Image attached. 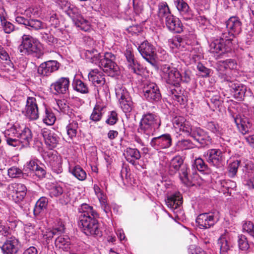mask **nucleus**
Segmentation results:
<instances>
[{
  "mask_svg": "<svg viewBox=\"0 0 254 254\" xmlns=\"http://www.w3.org/2000/svg\"><path fill=\"white\" fill-rule=\"evenodd\" d=\"M116 95L119 100V102L129 96V94L126 88L122 85H118L116 88Z\"/></svg>",
  "mask_w": 254,
  "mask_h": 254,
  "instance_id": "obj_46",
  "label": "nucleus"
},
{
  "mask_svg": "<svg viewBox=\"0 0 254 254\" xmlns=\"http://www.w3.org/2000/svg\"><path fill=\"white\" fill-rule=\"evenodd\" d=\"M70 85L68 77H62L51 85L52 89H54L57 94H64L68 91Z\"/></svg>",
  "mask_w": 254,
  "mask_h": 254,
  "instance_id": "obj_15",
  "label": "nucleus"
},
{
  "mask_svg": "<svg viewBox=\"0 0 254 254\" xmlns=\"http://www.w3.org/2000/svg\"><path fill=\"white\" fill-rule=\"evenodd\" d=\"M71 173L79 181H83L86 179V172L79 165L74 167L71 171Z\"/></svg>",
  "mask_w": 254,
  "mask_h": 254,
  "instance_id": "obj_41",
  "label": "nucleus"
},
{
  "mask_svg": "<svg viewBox=\"0 0 254 254\" xmlns=\"http://www.w3.org/2000/svg\"><path fill=\"white\" fill-rule=\"evenodd\" d=\"M42 39L49 44H54L57 42V39L55 38L51 33H44Z\"/></svg>",
  "mask_w": 254,
  "mask_h": 254,
  "instance_id": "obj_62",
  "label": "nucleus"
},
{
  "mask_svg": "<svg viewBox=\"0 0 254 254\" xmlns=\"http://www.w3.org/2000/svg\"><path fill=\"white\" fill-rule=\"evenodd\" d=\"M241 23L239 18L236 16L230 17L226 22L228 30L239 31L241 29Z\"/></svg>",
  "mask_w": 254,
  "mask_h": 254,
  "instance_id": "obj_33",
  "label": "nucleus"
},
{
  "mask_svg": "<svg viewBox=\"0 0 254 254\" xmlns=\"http://www.w3.org/2000/svg\"><path fill=\"white\" fill-rule=\"evenodd\" d=\"M56 117L52 112L46 110L45 115L43 116V122L48 126L53 125L56 121Z\"/></svg>",
  "mask_w": 254,
  "mask_h": 254,
  "instance_id": "obj_47",
  "label": "nucleus"
},
{
  "mask_svg": "<svg viewBox=\"0 0 254 254\" xmlns=\"http://www.w3.org/2000/svg\"><path fill=\"white\" fill-rule=\"evenodd\" d=\"M9 194L11 195L13 200L16 203H18L22 201L25 197L26 194H24V193H19L18 192L11 191L8 192Z\"/></svg>",
  "mask_w": 254,
  "mask_h": 254,
  "instance_id": "obj_60",
  "label": "nucleus"
},
{
  "mask_svg": "<svg viewBox=\"0 0 254 254\" xmlns=\"http://www.w3.org/2000/svg\"><path fill=\"white\" fill-rule=\"evenodd\" d=\"M194 165L197 170L200 172H203L207 170V165L205 164L204 161L200 158H197L194 160Z\"/></svg>",
  "mask_w": 254,
  "mask_h": 254,
  "instance_id": "obj_56",
  "label": "nucleus"
},
{
  "mask_svg": "<svg viewBox=\"0 0 254 254\" xmlns=\"http://www.w3.org/2000/svg\"><path fill=\"white\" fill-rule=\"evenodd\" d=\"M7 213H0V234L4 236H7L9 234L8 226H5V219L6 218Z\"/></svg>",
  "mask_w": 254,
  "mask_h": 254,
  "instance_id": "obj_42",
  "label": "nucleus"
},
{
  "mask_svg": "<svg viewBox=\"0 0 254 254\" xmlns=\"http://www.w3.org/2000/svg\"><path fill=\"white\" fill-rule=\"evenodd\" d=\"M183 202V197L180 192H176L168 197L166 203L169 208L176 209L180 206Z\"/></svg>",
  "mask_w": 254,
  "mask_h": 254,
  "instance_id": "obj_27",
  "label": "nucleus"
},
{
  "mask_svg": "<svg viewBox=\"0 0 254 254\" xmlns=\"http://www.w3.org/2000/svg\"><path fill=\"white\" fill-rule=\"evenodd\" d=\"M118 121L117 114L115 111L110 112L109 118L106 121V123L109 125H113L115 124Z\"/></svg>",
  "mask_w": 254,
  "mask_h": 254,
  "instance_id": "obj_64",
  "label": "nucleus"
},
{
  "mask_svg": "<svg viewBox=\"0 0 254 254\" xmlns=\"http://www.w3.org/2000/svg\"><path fill=\"white\" fill-rule=\"evenodd\" d=\"M217 246L220 254H228L231 250L232 245L230 240V236L227 230L222 234L217 241Z\"/></svg>",
  "mask_w": 254,
  "mask_h": 254,
  "instance_id": "obj_17",
  "label": "nucleus"
},
{
  "mask_svg": "<svg viewBox=\"0 0 254 254\" xmlns=\"http://www.w3.org/2000/svg\"><path fill=\"white\" fill-rule=\"evenodd\" d=\"M41 49V45L38 40L26 35L23 36L22 43L18 47L21 55H30L35 53L38 58L43 54Z\"/></svg>",
  "mask_w": 254,
  "mask_h": 254,
  "instance_id": "obj_4",
  "label": "nucleus"
},
{
  "mask_svg": "<svg viewBox=\"0 0 254 254\" xmlns=\"http://www.w3.org/2000/svg\"><path fill=\"white\" fill-rule=\"evenodd\" d=\"M57 3L61 8L67 12V14L72 18L74 19L75 17L71 15V13L74 14L77 11V9L71 6L69 2L66 0H58Z\"/></svg>",
  "mask_w": 254,
  "mask_h": 254,
  "instance_id": "obj_31",
  "label": "nucleus"
},
{
  "mask_svg": "<svg viewBox=\"0 0 254 254\" xmlns=\"http://www.w3.org/2000/svg\"><path fill=\"white\" fill-rule=\"evenodd\" d=\"M72 86L74 90L81 93L86 94L89 92L87 85L80 79H74Z\"/></svg>",
  "mask_w": 254,
  "mask_h": 254,
  "instance_id": "obj_38",
  "label": "nucleus"
},
{
  "mask_svg": "<svg viewBox=\"0 0 254 254\" xmlns=\"http://www.w3.org/2000/svg\"><path fill=\"white\" fill-rule=\"evenodd\" d=\"M150 144L156 150L167 148L172 144V138L169 134H164L152 138Z\"/></svg>",
  "mask_w": 254,
  "mask_h": 254,
  "instance_id": "obj_12",
  "label": "nucleus"
},
{
  "mask_svg": "<svg viewBox=\"0 0 254 254\" xmlns=\"http://www.w3.org/2000/svg\"><path fill=\"white\" fill-rule=\"evenodd\" d=\"M231 88V91L234 97L239 99H242L245 96L247 90L246 87L239 82H231L229 85Z\"/></svg>",
  "mask_w": 254,
  "mask_h": 254,
  "instance_id": "obj_25",
  "label": "nucleus"
},
{
  "mask_svg": "<svg viewBox=\"0 0 254 254\" xmlns=\"http://www.w3.org/2000/svg\"><path fill=\"white\" fill-rule=\"evenodd\" d=\"M234 121L239 130L243 134L248 132L252 126L250 120L244 116H237L234 118Z\"/></svg>",
  "mask_w": 254,
  "mask_h": 254,
  "instance_id": "obj_24",
  "label": "nucleus"
},
{
  "mask_svg": "<svg viewBox=\"0 0 254 254\" xmlns=\"http://www.w3.org/2000/svg\"><path fill=\"white\" fill-rule=\"evenodd\" d=\"M7 190L8 192L14 191L19 193H24L26 194L27 189L25 185L22 184L13 183L9 185L7 187Z\"/></svg>",
  "mask_w": 254,
  "mask_h": 254,
  "instance_id": "obj_43",
  "label": "nucleus"
},
{
  "mask_svg": "<svg viewBox=\"0 0 254 254\" xmlns=\"http://www.w3.org/2000/svg\"><path fill=\"white\" fill-rule=\"evenodd\" d=\"M204 156L206 161L211 165L219 167L222 165L223 153L220 149H209L204 153Z\"/></svg>",
  "mask_w": 254,
  "mask_h": 254,
  "instance_id": "obj_11",
  "label": "nucleus"
},
{
  "mask_svg": "<svg viewBox=\"0 0 254 254\" xmlns=\"http://www.w3.org/2000/svg\"><path fill=\"white\" fill-rule=\"evenodd\" d=\"M89 80L91 81L95 86L97 87L98 92L99 90H105L107 88L105 78L102 72L98 69L92 70L88 74Z\"/></svg>",
  "mask_w": 254,
  "mask_h": 254,
  "instance_id": "obj_13",
  "label": "nucleus"
},
{
  "mask_svg": "<svg viewBox=\"0 0 254 254\" xmlns=\"http://www.w3.org/2000/svg\"><path fill=\"white\" fill-rule=\"evenodd\" d=\"M97 64H98L105 72L109 75L114 76L118 71L119 67L115 62V56L111 53H106L104 58L101 59Z\"/></svg>",
  "mask_w": 254,
  "mask_h": 254,
  "instance_id": "obj_8",
  "label": "nucleus"
},
{
  "mask_svg": "<svg viewBox=\"0 0 254 254\" xmlns=\"http://www.w3.org/2000/svg\"><path fill=\"white\" fill-rule=\"evenodd\" d=\"M192 145L190 140L183 139L177 142L176 147L179 150H183L191 148Z\"/></svg>",
  "mask_w": 254,
  "mask_h": 254,
  "instance_id": "obj_52",
  "label": "nucleus"
},
{
  "mask_svg": "<svg viewBox=\"0 0 254 254\" xmlns=\"http://www.w3.org/2000/svg\"><path fill=\"white\" fill-rule=\"evenodd\" d=\"M18 137L19 138L20 142L24 146H28L32 139V134L31 130L27 127H20V132L18 133Z\"/></svg>",
  "mask_w": 254,
  "mask_h": 254,
  "instance_id": "obj_26",
  "label": "nucleus"
},
{
  "mask_svg": "<svg viewBox=\"0 0 254 254\" xmlns=\"http://www.w3.org/2000/svg\"><path fill=\"white\" fill-rule=\"evenodd\" d=\"M59 64L56 61H48L42 63L38 68V73L43 76H48L57 70Z\"/></svg>",
  "mask_w": 254,
  "mask_h": 254,
  "instance_id": "obj_16",
  "label": "nucleus"
},
{
  "mask_svg": "<svg viewBox=\"0 0 254 254\" xmlns=\"http://www.w3.org/2000/svg\"><path fill=\"white\" fill-rule=\"evenodd\" d=\"M20 127L18 124L14 125L12 127L7 129L4 131L5 137L10 136L18 137V133L20 132Z\"/></svg>",
  "mask_w": 254,
  "mask_h": 254,
  "instance_id": "obj_49",
  "label": "nucleus"
},
{
  "mask_svg": "<svg viewBox=\"0 0 254 254\" xmlns=\"http://www.w3.org/2000/svg\"><path fill=\"white\" fill-rule=\"evenodd\" d=\"M103 109V107L96 105L90 116V119L94 122L99 121L102 117Z\"/></svg>",
  "mask_w": 254,
  "mask_h": 254,
  "instance_id": "obj_44",
  "label": "nucleus"
},
{
  "mask_svg": "<svg viewBox=\"0 0 254 254\" xmlns=\"http://www.w3.org/2000/svg\"><path fill=\"white\" fill-rule=\"evenodd\" d=\"M214 215L212 213H204L199 214L196 220L200 228L207 229L213 226L216 223Z\"/></svg>",
  "mask_w": 254,
  "mask_h": 254,
  "instance_id": "obj_18",
  "label": "nucleus"
},
{
  "mask_svg": "<svg viewBox=\"0 0 254 254\" xmlns=\"http://www.w3.org/2000/svg\"><path fill=\"white\" fill-rule=\"evenodd\" d=\"M138 50L146 61L151 65L154 66L156 64V52L154 46L146 41L142 42L138 47Z\"/></svg>",
  "mask_w": 254,
  "mask_h": 254,
  "instance_id": "obj_9",
  "label": "nucleus"
},
{
  "mask_svg": "<svg viewBox=\"0 0 254 254\" xmlns=\"http://www.w3.org/2000/svg\"><path fill=\"white\" fill-rule=\"evenodd\" d=\"M0 213H7V214L6 215V218L4 222L9 227H10L11 229H13L17 226V221L15 218L9 216V211L8 210L4 212H0Z\"/></svg>",
  "mask_w": 254,
  "mask_h": 254,
  "instance_id": "obj_53",
  "label": "nucleus"
},
{
  "mask_svg": "<svg viewBox=\"0 0 254 254\" xmlns=\"http://www.w3.org/2000/svg\"><path fill=\"white\" fill-rule=\"evenodd\" d=\"M66 132L69 137L71 139L75 137L79 128L78 123L76 121H71L66 126Z\"/></svg>",
  "mask_w": 254,
  "mask_h": 254,
  "instance_id": "obj_39",
  "label": "nucleus"
},
{
  "mask_svg": "<svg viewBox=\"0 0 254 254\" xmlns=\"http://www.w3.org/2000/svg\"><path fill=\"white\" fill-rule=\"evenodd\" d=\"M197 68L202 73L203 77H207L210 72V69L205 67L202 64L198 63Z\"/></svg>",
  "mask_w": 254,
  "mask_h": 254,
  "instance_id": "obj_63",
  "label": "nucleus"
},
{
  "mask_svg": "<svg viewBox=\"0 0 254 254\" xmlns=\"http://www.w3.org/2000/svg\"><path fill=\"white\" fill-rule=\"evenodd\" d=\"M82 54L84 55L86 59L89 60L91 63L96 64L99 61V57H101L100 54H98L97 51L94 49L84 50Z\"/></svg>",
  "mask_w": 254,
  "mask_h": 254,
  "instance_id": "obj_32",
  "label": "nucleus"
},
{
  "mask_svg": "<svg viewBox=\"0 0 254 254\" xmlns=\"http://www.w3.org/2000/svg\"><path fill=\"white\" fill-rule=\"evenodd\" d=\"M181 129H179L178 132H182L185 135L190 136L192 131V127L189 121L186 122L182 125Z\"/></svg>",
  "mask_w": 254,
  "mask_h": 254,
  "instance_id": "obj_58",
  "label": "nucleus"
},
{
  "mask_svg": "<svg viewBox=\"0 0 254 254\" xmlns=\"http://www.w3.org/2000/svg\"><path fill=\"white\" fill-rule=\"evenodd\" d=\"M55 244L57 248L64 251H67L70 248L69 240L67 237L59 236L56 239Z\"/></svg>",
  "mask_w": 254,
  "mask_h": 254,
  "instance_id": "obj_34",
  "label": "nucleus"
},
{
  "mask_svg": "<svg viewBox=\"0 0 254 254\" xmlns=\"http://www.w3.org/2000/svg\"><path fill=\"white\" fill-rule=\"evenodd\" d=\"M240 165V161L239 160H236L229 164L228 167V175L229 177L233 178L235 176Z\"/></svg>",
  "mask_w": 254,
  "mask_h": 254,
  "instance_id": "obj_50",
  "label": "nucleus"
},
{
  "mask_svg": "<svg viewBox=\"0 0 254 254\" xmlns=\"http://www.w3.org/2000/svg\"><path fill=\"white\" fill-rule=\"evenodd\" d=\"M0 20L4 32H13L14 30V26L9 22L6 21L4 17H0Z\"/></svg>",
  "mask_w": 254,
  "mask_h": 254,
  "instance_id": "obj_59",
  "label": "nucleus"
},
{
  "mask_svg": "<svg viewBox=\"0 0 254 254\" xmlns=\"http://www.w3.org/2000/svg\"><path fill=\"white\" fill-rule=\"evenodd\" d=\"M254 225L250 221H246L243 224V230L247 232L251 236L254 238Z\"/></svg>",
  "mask_w": 254,
  "mask_h": 254,
  "instance_id": "obj_55",
  "label": "nucleus"
},
{
  "mask_svg": "<svg viewBox=\"0 0 254 254\" xmlns=\"http://www.w3.org/2000/svg\"><path fill=\"white\" fill-rule=\"evenodd\" d=\"M215 67L218 71L219 76L222 79V80L228 81V77L227 75L226 72L225 71L228 69L226 61H218L216 64Z\"/></svg>",
  "mask_w": 254,
  "mask_h": 254,
  "instance_id": "obj_30",
  "label": "nucleus"
},
{
  "mask_svg": "<svg viewBox=\"0 0 254 254\" xmlns=\"http://www.w3.org/2000/svg\"><path fill=\"white\" fill-rule=\"evenodd\" d=\"M190 136L201 145H207L211 142V137L206 132L200 128L192 130Z\"/></svg>",
  "mask_w": 254,
  "mask_h": 254,
  "instance_id": "obj_22",
  "label": "nucleus"
},
{
  "mask_svg": "<svg viewBox=\"0 0 254 254\" xmlns=\"http://www.w3.org/2000/svg\"><path fill=\"white\" fill-rule=\"evenodd\" d=\"M119 104L121 108L125 113L130 112L133 107V104L130 95L120 101Z\"/></svg>",
  "mask_w": 254,
  "mask_h": 254,
  "instance_id": "obj_37",
  "label": "nucleus"
},
{
  "mask_svg": "<svg viewBox=\"0 0 254 254\" xmlns=\"http://www.w3.org/2000/svg\"><path fill=\"white\" fill-rule=\"evenodd\" d=\"M124 55L126 58L128 67L131 72L136 74H140L141 72L140 65L135 61L133 49L131 47L127 46Z\"/></svg>",
  "mask_w": 254,
  "mask_h": 254,
  "instance_id": "obj_14",
  "label": "nucleus"
},
{
  "mask_svg": "<svg viewBox=\"0 0 254 254\" xmlns=\"http://www.w3.org/2000/svg\"><path fill=\"white\" fill-rule=\"evenodd\" d=\"M182 116H176L172 120L173 127L177 132H178L179 129H181L182 125L187 122Z\"/></svg>",
  "mask_w": 254,
  "mask_h": 254,
  "instance_id": "obj_48",
  "label": "nucleus"
},
{
  "mask_svg": "<svg viewBox=\"0 0 254 254\" xmlns=\"http://www.w3.org/2000/svg\"><path fill=\"white\" fill-rule=\"evenodd\" d=\"M47 189L51 197H58L63 193V189L60 186L56 184H48Z\"/></svg>",
  "mask_w": 254,
  "mask_h": 254,
  "instance_id": "obj_40",
  "label": "nucleus"
},
{
  "mask_svg": "<svg viewBox=\"0 0 254 254\" xmlns=\"http://www.w3.org/2000/svg\"><path fill=\"white\" fill-rule=\"evenodd\" d=\"M22 174V170L16 167L13 166L8 169V175L12 178L19 177Z\"/></svg>",
  "mask_w": 254,
  "mask_h": 254,
  "instance_id": "obj_54",
  "label": "nucleus"
},
{
  "mask_svg": "<svg viewBox=\"0 0 254 254\" xmlns=\"http://www.w3.org/2000/svg\"><path fill=\"white\" fill-rule=\"evenodd\" d=\"M238 243L240 250L246 252L250 248V245L247 237L243 235L238 236Z\"/></svg>",
  "mask_w": 254,
  "mask_h": 254,
  "instance_id": "obj_45",
  "label": "nucleus"
},
{
  "mask_svg": "<svg viewBox=\"0 0 254 254\" xmlns=\"http://www.w3.org/2000/svg\"><path fill=\"white\" fill-rule=\"evenodd\" d=\"M234 37L232 33H223L219 40L216 39L210 44L212 52L223 54L231 49V40Z\"/></svg>",
  "mask_w": 254,
  "mask_h": 254,
  "instance_id": "obj_6",
  "label": "nucleus"
},
{
  "mask_svg": "<svg viewBox=\"0 0 254 254\" xmlns=\"http://www.w3.org/2000/svg\"><path fill=\"white\" fill-rule=\"evenodd\" d=\"M254 170V164L252 161L246 160L244 162L243 168V172L248 176L252 173Z\"/></svg>",
  "mask_w": 254,
  "mask_h": 254,
  "instance_id": "obj_57",
  "label": "nucleus"
},
{
  "mask_svg": "<svg viewBox=\"0 0 254 254\" xmlns=\"http://www.w3.org/2000/svg\"><path fill=\"white\" fill-rule=\"evenodd\" d=\"M48 203V198L46 197H41L37 201L34 209L35 215H39L42 211L46 209Z\"/></svg>",
  "mask_w": 254,
  "mask_h": 254,
  "instance_id": "obj_35",
  "label": "nucleus"
},
{
  "mask_svg": "<svg viewBox=\"0 0 254 254\" xmlns=\"http://www.w3.org/2000/svg\"><path fill=\"white\" fill-rule=\"evenodd\" d=\"M41 133L47 145L51 148L56 147L60 138L54 130L43 128Z\"/></svg>",
  "mask_w": 254,
  "mask_h": 254,
  "instance_id": "obj_19",
  "label": "nucleus"
},
{
  "mask_svg": "<svg viewBox=\"0 0 254 254\" xmlns=\"http://www.w3.org/2000/svg\"><path fill=\"white\" fill-rule=\"evenodd\" d=\"M62 162V158L58 156H54L53 160L50 162L52 170L57 174H60L63 172Z\"/></svg>",
  "mask_w": 254,
  "mask_h": 254,
  "instance_id": "obj_36",
  "label": "nucleus"
},
{
  "mask_svg": "<svg viewBox=\"0 0 254 254\" xmlns=\"http://www.w3.org/2000/svg\"><path fill=\"white\" fill-rule=\"evenodd\" d=\"M161 124V120L158 116L148 113L142 116L139 129L141 133L146 135L148 137L154 134L156 130L159 128Z\"/></svg>",
  "mask_w": 254,
  "mask_h": 254,
  "instance_id": "obj_3",
  "label": "nucleus"
},
{
  "mask_svg": "<svg viewBox=\"0 0 254 254\" xmlns=\"http://www.w3.org/2000/svg\"><path fill=\"white\" fill-rule=\"evenodd\" d=\"M126 160L132 165H135V160L140 158V152L136 148L128 147L124 152Z\"/></svg>",
  "mask_w": 254,
  "mask_h": 254,
  "instance_id": "obj_28",
  "label": "nucleus"
},
{
  "mask_svg": "<svg viewBox=\"0 0 254 254\" xmlns=\"http://www.w3.org/2000/svg\"><path fill=\"white\" fill-rule=\"evenodd\" d=\"M207 128L213 133H215L217 136L221 137L222 132L219 126L214 122H210L207 123Z\"/></svg>",
  "mask_w": 254,
  "mask_h": 254,
  "instance_id": "obj_51",
  "label": "nucleus"
},
{
  "mask_svg": "<svg viewBox=\"0 0 254 254\" xmlns=\"http://www.w3.org/2000/svg\"><path fill=\"white\" fill-rule=\"evenodd\" d=\"M79 211L81 213L79 225L84 233L88 236H101V231L96 219L98 214L93 207L84 203L80 206Z\"/></svg>",
  "mask_w": 254,
  "mask_h": 254,
  "instance_id": "obj_1",
  "label": "nucleus"
},
{
  "mask_svg": "<svg viewBox=\"0 0 254 254\" xmlns=\"http://www.w3.org/2000/svg\"><path fill=\"white\" fill-rule=\"evenodd\" d=\"M174 2L180 14L184 19L188 20L192 18V13L187 3L184 0H174Z\"/></svg>",
  "mask_w": 254,
  "mask_h": 254,
  "instance_id": "obj_21",
  "label": "nucleus"
},
{
  "mask_svg": "<svg viewBox=\"0 0 254 254\" xmlns=\"http://www.w3.org/2000/svg\"><path fill=\"white\" fill-rule=\"evenodd\" d=\"M188 165L184 163V159L180 156L173 158L169 165V171L171 173H175L179 171L181 180L185 184L188 182Z\"/></svg>",
  "mask_w": 254,
  "mask_h": 254,
  "instance_id": "obj_5",
  "label": "nucleus"
},
{
  "mask_svg": "<svg viewBox=\"0 0 254 254\" xmlns=\"http://www.w3.org/2000/svg\"><path fill=\"white\" fill-rule=\"evenodd\" d=\"M28 26H30L32 29L31 30H38L43 27V24L41 21L38 20H31L29 21Z\"/></svg>",
  "mask_w": 254,
  "mask_h": 254,
  "instance_id": "obj_61",
  "label": "nucleus"
},
{
  "mask_svg": "<svg viewBox=\"0 0 254 254\" xmlns=\"http://www.w3.org/2000/svg\"><path fill=\"white\" fill-rule=\"evenodd\" d=\"M161 76L168 84L178 86L182 80L179 71L175 67L168 64L161 66Z\"/></svg>",
  "mask_w": 254,
  "mask_h": 254,
  "instance_id": "obj_7",
  "label": "nucleus"
},
{
  "mask_svg": "<svg viewBox=\"0 0 254 254\" xmlns=\"http://www.w3.org/2000/svg\"><path fill=\"white\" fill-rule=\"evenodd\" d=\"M143 91L144 96L150 102L158 101L161 99V93L157 84L154 82H147L144 84Z\"/></svg>",
  "mask_w": 254,
  "mask_h": 254,
  "instance_id": "obj_10",
  "label": "nucleus"
},
{
  "mask_svg": "<svg viewBox=\"0 0 254 254\" xmlns=\"http://www.w3.org/2000/svg\"><path fill=\"white\" fill-rule=\"evenodd\" d=\"M158 16L161 18H165L166 24L170 31L182 32L185 29L183 28L180 20L172 15L167 3L161 2L158 4Z\"/></svg>",
  "mask_w": 254,
  "mask_h": 254,
  "instance_id": "obj_2",
  "label": "nucleus"
},
{
  "mask_svg": "<svg viewBox=\"0 0 254 254\" xmlns=\"http://www.w3.org/2000/svg\"><path fill=\"white\" fill-rule=\"evenodd\" d=\"M26 115L32 120L39 118V113L36 99L33 97H28L26 106Z\"/></svg>",
  "mask_w": 254,
  "mask_h": 254,
  "instance_id": "obj_20",
  "label": "nucleus"
},
{
  "mask_svg": "<svg viewBox=\"0 0 254 254\" xmlns=\"http://www.w3.org/2000/svg\"><path fill=\"white\" fill-rule=\"evenodd\" d=\"M18 241L15 238L7 240L1 247L3 254H15L18 250Z\"/></svg>",
  "mask_w": 254,
  "mask_h": 254,
  "instance_id": "obj_23",
  "label": "nucleus"
},
{
  "mask_svg": "<svg viewBox=\"0 0 254 254\" xmlns=\"http://www.w3.org/2000/svg\"><path fill=\"white\" fill-rule=\"evenodd\" d=\"M64 226H61L58 228H55L53 229H48L44 232L43 237L46 240L47 243H49L50 241L54 236L63 233L64 232Z\"/></svg>",
  "mask_w": 254,
  "mask_h": 254,
  "instance_id": "obj_29",
  "label": "nucleus"
}]
</instances>
